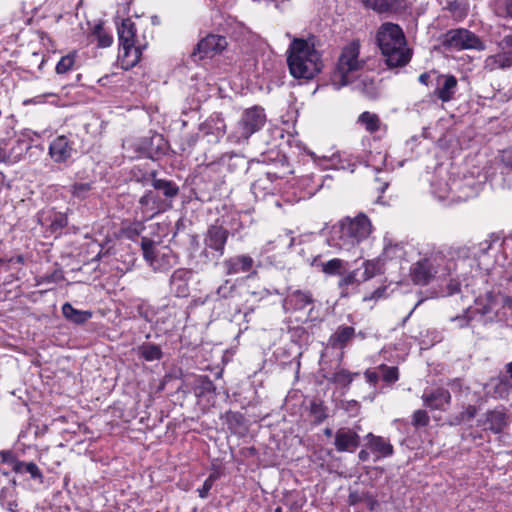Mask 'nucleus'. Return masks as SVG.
<instances>
[{
    "mask_svg": "<svg viewBox=\"0 0 512 512\" xmlns=\"http://www.w3.org/2000/svg\"><path fill=\"white\" fill-rule=\"evenodd\" d=\"M365 377H366L367 381L373 385H375L379 381V378H380V376L377 372L370 371V370H367L365 372Z\"/></svg>",
    "mask_w": 512,
    "mask_h": 512,
    "instance_id": "62",
    "label": "nucleus"
},
{
    "mask_svg": "<svg viewBox=\"0 0 512 512\" xmlns=\"http://www.w3.org/2000/svg\"><path fill=\"white\" fill-rule=\"evenodd\" d=\"M141 248L143 251L144 258L150 262V265L154 269L163 268V266L159 263V253L154 250L153 242L148 238L143 237L141 241Z\"/></svg>",
    "mask_w": 512,
    "mask_h": 512,
    "instance_id": "34",
    "label": "nucleus"
},
{
    "mask_svg": "<svg viewBox=\"0 0 512 512\" xmlns=\"http://www.w3.org/2000/svg\"><path fill=\"white\" fill-rule=\"evenodd\" d=\"M94 181L90 180V181H76L74 184H73V192H82V191H88V190H93L95 189L94 187Z\"/></svg>",
    "mask_w": 512,
    "mask_h": 512,
    "instance_id": "58",
    "label": "nucleus"
},
{
    "mask_svg": "<svg viewBox=\"0 0 512 512\" xmlns=\"http://www.w3.org/2000/svg\"><path fill=\"white\" fill-rule=\"evenodd\" d=\"M313 302L314 299L311 292L295 290L285 298L284 307L287 310H303Z\"/></svg>",
    "mask_w": 512,
    "mask_h": 512,
    "instance_id": "22",
    "label": "nucleus"
},
{
    "mask_svg": "<svg viewBox=\"0 0 512 512\" xmlns=\"http://www.w3.org/2000/svg\"><path fill=\"white\" fill-rule=\"evenodd\" d=\"M258 163H267L274 166L272 171H266L265 179H258L254 183H252V189H262L267 190L268 187L264 185V182L271 181L270 177L274 176L276 178H283L289 174L293 173V170L290 167L288 159L284 153H282L278 148H272L265 152H262L259 158L256 159Z\"/></svg>",
    "mask_w": 512,
    "mask_h": 512,
    "instance_id": "5",
    "label": "nucleus"
},
{
    "mask_svg": "<svg viewBox=\"0 0 512 512\" xmlns=\"http://www.w3.org/2000/svg\"><path fill=\"white\" fill-rule=\"evenodd\" d=\"M363 6L379 14L396 12L405 6V0H360Z\"/></svg>",
    "mask_w": 512,
    "mask_h": 512,
    "instance_id": "23",
    "label": "nucleus"
},
{
    "mask_svg": "<svg viewBox=\"0 0 512 512\" xmlns=\"http://www.w3.org/2000/svg\"><path fill=\"white\" fill-rule=\"evenodd\" d=\"M360 53V45L356 41H352L346 45L339 56L337 62V72L340 76V84L346 86L350 83L349 73L358 71L363 68L364 62L358 59Z\"/></svg>",
    "mask_w": 512,
    "mask_h": 512,
    "instance_id": "8",
    "label": "nucleus"
},
{
    "mask_svg": "<svg viewBox=\"0 0 512 512\" xmlns=\"http://www.w3.org/2000/svg\"><path fill=\"white\" fill-rule=\"evenodd\" d=\"M146 47L143 45H134L127 49H121L122 54L119 55L121 60V67L124 70H129L137 65L142 56V50Z\"/></svg>",
    "mask_w": 512,
    "mask_h": 512,
    "instance_id": "29",
    "label": "nucleus"
},
{
    "mask_svg": "<svg viewBox=\"0 0 512 512\" xmlns=\"http://www.w3.org/2000/svg\"><path fill=\"white\" fill-rule=\"evenodd\" d=\"M216 479H217L216 474L209 475V477L204 481L202 487L198 489L200 498L205 499L208 497L209 491L211 490Z\"/></svg>",
    "mask_w": 512,
    "mask_h": 512,
    "instance_id": "55",
    "label": "nucleus"
},
{
    "mask_svg": "<svg viewBox=\"0 0 512 512\" xmlns=\"http://www.w3.org/2000/svg\"><path fill=\"white\" fill-rule=\"evenodd\" d=\"M333 182V178L329 175L325 176L323 179H322V182L321 184L318 186L317 190L319 189H323V188H327V189H330L331 186H330V183Z\"/></svg>",
    "mask_w": 512,
    "mask_h": 512,
    "instance_id": "64",
    "label": "nucleus"
},
{
    "mask_svg": "<svg viewBox=\"0 0 512 512\" xmlns=\"http://www.w3.org/2000/svg\"><path fill=\"white\" fill-rule=\"evenodd\" d=\"M361 282L362 281H360V278H357V270H355L348 273L345 277H343L339 282V286H349L353 284H359Z\"/></svg>",
    "mask_w": 512,
    "mask_h": 512,
    "instance_id": "57",
    "label": "nucleus"
},
{
    "mask_svg": "<svg viewBox=\"0 0 512 512\" xmlns=\"http://www.w3.org/2000/svg\"><path fill=\"white\" fill-rule=\"evenodd\" d=\"M501 163L508 169H512V145L499 152Z\"/></svg>",
    "mask_w": 512,
    "mask_h": 512,
    "instance_id": "56",
    "label": "nucleus"
},
{
    "mask_svg": "<svg viewBox=\"0 0 512 512\" xmlns=\"http://www.w3.org/2000/svg\"><path fill=\"white\" fill-rule=\"evenodd\" d=\"M364 271L360 278V281H367L377 275L380 271V266L378 261L375 260H367L363 263Z\"/></svg>",
    "mask_w": 512,
    "mask_h": 512,
    "instance_id": "48",
    "label": "nucleus"
},
{
    "mask_svg": "<svg viewBox=\"0 0 512 512\" xmlns=\"http://www.w3.org/2000/svg\"><path fill=\"white\" fill-rule=\"evenodd\" d=\"M142 182L143 186L147 188L146 192H151L149 188L163 192H179V186L176 183L171 180L157 178L156 173L145 175Z\"/></svg>",
    "mask_w": 512,
    "mask_h": 512,
    "instance_id": "27",
    "label": "nucleus"
},
{
    "mask_svg": "<svg viewBox=\"0 0 512 512\" xmlns=\"http://www.w3.org/2000/svg\"><path fill=\"white\" fill-rule=\"evenodd\" d=\"M191 272L185 268L175 270L170 277V289L177 297H186L189 294V279Z\"/></svg>",
    "mask_w": 512,
    "mask_h": 512,
    "instance_id": "18",
    "label": "nucleus"
},
{
    "mask_svg": "<svg viewBox=\"0 0 512 512\" xmlns=\"http://www.w3.org/2000/svg\"><path fill=\"white\" fill-rule=\"evenodd\" d=\"M496 14L502 18H512V0H497Z\"/></svg>",
    "mask_w": 512,
    "mask_h": 512,
    "instance_id": "50",
    "label": "nucleus"
},
{
    "mask_svg": "<svg viewBox=\"0 0 512 512\" xmlns=\"http://www.w3.org/2000/svg\"><path fill=\"white\" fill-rule=\"evenodd\" d=\"M13 470L17 473H28L32 479L43 482V474L34 462H15Z\"/></svg>",
    "mask_w": 512,
    "mask_h": 512,
    "instance_id": "36",
    "label": "nucleus"
},
{
    "mask_svg": "<svg viewBox=\"0 0 512 512\" xmlns=\"http://www.w3.org/2000/svg\"><path fill=\"white\" fill-rule=\"evenodd\" d=\"M227 45L228 42L225 36L208 34L196 44L190 58L193 62L198 63L205 58H212L214 55L221 53Z\"/></svg>",
    "mask_w": 512,
    "mask_h": 512,
    "instance_id": "10",
    "label": "nucleus"
},
{
    "mask_svg": "<svg viewBox=\"0 0 512 512\" xmlns=\"http://www.w3.org/2000/svg\"><path fill=\"white\" fill-rule=\"evenodd\" d=\"M354 375L355 374L350 373L348 370L341 369L333 373L328 380L335 384L348 386L353 381Z\"/></svg>",
    "mask_w": 512,
    "mask_h": 512,
    "instance_id": "49",
    "label": "nucleus"
},
{
    "mask_svg": "<svg viewBox=\"0 0 512 512\" xmlns=\"http://www.w3.org/2000/svg\"><path fill=\"white\" fill-rule=\"evenodd\" d=\"M72 151V143L65 135L56 137L49 145V155L56 163L66 162Z\"/></svg>",
    "mask_w": 512,
    "mask_h": 512,
    "instance_id": "15",
    "label": "nucleus"
},
{
    "mask_svg": "<svg viewBox=\"0 0 512 512\" xmlns=\"http://www.w3.org/2000/svg\"><path fill=\"white\" fill-rule=\"evenodd\" d=\"M197 385L195 393L197 396H203L205 394L214 393L216 387L210 378L206 375H201L197 378Z\"/></svg>",
    "mask_w": 512,
    "mask_h": 512,
    "instance_id": "42",
    "label": "nucleus"
},
{
    "mask_svg": "<svg viewBox=\"0 0 512 512\" xmlns=\"http://www.w3.org/2000/svg\"><path fill=\"white\" fill-rule=\"evenodd\" d=\"M117 32L121 49L142 45L136 36V25L130 18L123 19L120 24L117 23Z\"/></svg>",
    "mask_w": 512,
    "mask_h": 512,
    "instance_id": "14",
    "label": "nucleus"
},
{
    "mask_svg": "<svg viewBox=\"0 0 512 512\" xmlns=\"http://www.w3.org/2000/svg\"><path fill=\"white\" fill-rule=\"evenodd\" d=\"M445 9L451 12L455 17L461 18L466 16L465 5L460 0L449 1Z\"/></svg>",
    "mask_w": 512,
    "mask_h": 512,
    "instance_id": "52",
    "label": "nucleus"
},
{
    "mask_svg": "<svg viewBox=\"0 0 512 512\" xmlns=\"http://www.w3.org/2000/svg\"><path fill=\"white\" fill-rule=\"evenodd\" d=\"M226 275L250 272L254 266V259L249 255H236L227 258L222 263Z\"/></svg>",
    "mask_w": 512,
    "mask_h": 512,
    "instance_id": "16",
    "label": "nucleus"
},
{
    "mask_svg": "<svg viewBox=\"0 0 512 512\" xmlns=\"http://www.w3.org/2000/svg\"><path fill=\"white\" fill-rule=\"evenodd\" d=\"M363 6L379 14L396 12L405 6V0H360Z\"/></svg>",
    "mask_w": 512,
    "mask_h": 512,
    "instance_id": "24",
    "label": "nucleus"
},
{
    "mask_svg": "<svg viewBox=\"0 0 512 512\" xmlns=\"http://www.w3.org/2000/svg\"><path fill=\"white\" fill-rule=\"evenodd\" d=\"M230 430H237L244 424V416L239 412L228 411L223 416Z\"/></svg>",
    "mask_w": 512,
    "mask_h": 512,
    "instance_id": "46",
    "label": "nucleus"
},
{
    "mask_svg": "<svg viewBox=\"0 0 512 512\" xmlns=\"http://www.w3.org/2000/svg\"><path fill=\"white\" fill-rule=\"evenodd\" d=\"M156 196L157 194H144L139 200L141 206L145 208V212H150L151 216L162 210L160 205L156 203Z\"/></svg>",
    "mask_w": 512,
    "mask_h": 512,
    "instance_id": "43",
    "label": "nucleus"
},
{
    "mask_svg": "<svg viewBox=\"0 0 512 512\" xmlns=\"http://www.w3.org/2000/svg\"><path fill=\"white\" fill-rule=\"evenodd\" d=\"M68 220L66 216L58 215L55 217V219L52 221L51 226L54 230L64 228L67 226Z\"/></svg>",
    "mask_w": 512,
    "mask_h": 512,
    "instance_id": "60",
    "label": "nucleus"
},
{
    "mask_svg": "<svg viewBox=\"0 0 512 512\" xmlns=\"http://www.w3.org/2000/svg\"><path fill=\"white\" fill-rule=\"evenodd\" d=\"M310 416L313 418V424L319 425L328 418V407L320 399H314L309 406Z\"/></svg>",
    "mask_w": 512,
    "mask_h": 512,
    "instance_id": "33",
    "label": "nucleus"
},
{
    "mask_svg": "<svg viewBox=\"0 0 512 512\" xmlns=\"http://www.w3.org/2000/svg\"><path fill=\"white\" fill-rule=\"evenodd\" d=\"M378 370L381 373L382 379L388 384L395 383L399 379V371L395 366L381 364L378 366Z\"/></svg>",
    "mask_w": 512,
    "mask_h": 512,
    "instance_id": "44",
    "label": "nucleus"
},
{
    "mask_svg": "<svg viewBox=\"0 0 512 512\" xmlns=\"http://www.w3.org/2000/svg\"><path fill=\"white\" fill-rule=\"evenodd\" d=\"M91 36L95 38L100 48L110 47L113 43V36L104 29L103 23H97L93 27Z\"/></svg>",
    "mask_w": 512,
    "mask_h": 512,
    "instance_id": "37",
    "label": "nucleus"
},
{
    "mask_svg": "<svg viewBox=\"0 0 512 512\" xmlns=\"http://www.w3.org/2000/svg\"><path fill=\"white\" fill-rule=\"evenodd\" d=\"M418 80L421 84L426 85V86L433 84L432 80H431V74L429 72H424V73L420 74Z\"/></svg>",
    "mask_w": 512,
    "mask_h": 512,
    "instance_id": "63",
    "label": "nucleus"
},
{
    "mask_svg": "<svg viewBox=\"0 0 512 512\" xmlns=\"http://www.w3.org/2000/svg\"><path fill=\"white\" fill-rule=\"evenodd\" d=\"M358 123L365 126L369 133H375L380 129V119L377 114L365 111L358 117Z\"/></svg>",
    "mask_w": 512,
    "mask_h": 512,
    "instance_id": "40",
    "label": "nucleus"
},
{
    "mask_svg": "<svg viewBox=\"0 0 512 512\" xmlns=\"http://www.w3.org/2000/svg\"><path fill=\"white\" fill-rule=\"evenodd\" d=\"M376 42L389 68L404 67L410 62L412 51L406 46L404 32L398 24H382Z\"/></svg>",
    "mask_w": 512,
    "mask_h": 512,
    "instance_id": "1",
    "label": "nucleus"
},
{
    "mask_svg": "<svg viewBox=\"0 0 512 512\" xmlns=\"http://www.w3.org/2000/svg\"><path fill=\"white\" fill-rule=\"evenodd\" d=\"M202 130L205 131L207 135H214L216 141H218L226 132V124L222 114L216 113L211 115L203 124Z\"/></svg>",
    "mask_w": 512,
    "mask_h": 512,
    "instance_id": "28",
    "label": "nucleus"
},
{
    "mask_svg": "<svg viewBox=\"0 0 512 512\" xmlns=\"http://www.w3.org/2000/svg\"><path fill=\"white\" fill-rule=\"evenodd\" d=\"M229 232L226 228L220 225H211L204 238L206 248H209L217 253V258L224 254L225 245L228 239Z\"/></svg>",
    "mask_w": 512,
    "mask_h": 512,
    "instance_id": "12",
    "label": "nucleus"
},
{
    "mask_svg": "<svg viewBox=\"0 0 512 512\" xmlns=\"http://www.w3.org/2000/svg\"><path fill=\"white\" fill-rule=\"evenodd\" d=\"M339 226L340 239L348 246H354L367 239L373 229L371 221L364 213H359L354 218H344Z\"/></svg>",
    "mask_w": 512,
    "mask_h": 512,
    "instance_id": "4",
    "label": "nucleus"
},
{
    "mask_svg": "<svg viewBox=\"0 0 512 512\" xmlns=\"http://www.w3.org/2000/svg\"><path fill=\"white\" fill-rule=\"evenodd\" d=\"M75 53H69L58 61L55 67V71L58 75H62L70 71L75 64Z\"/></svg>",
    "mask_w": 512,
    "mask_h": 512,
    "instance_id": "45",
    "label": "nucleus"
},
{
    "mask_svg": "<svg viewBox=\"0 0 512 512\" xmlns=\"http://www.w3.org/2000/svg\"><path fill=\"white\" fill-rule=\"evenodd\" d=\"M507 414L502 409H494L486 413V424L495 434L501 433L507 425Z\"/></svg>",
    "mask_w": 512,
    "mask_h": 512,
    "instance_id": "30",
    "label": "nucleus"
},
{
    "mask_svg": "<svg viewBox=\"0 0 512 512\" xmlns=\"http://www.w3.org/2000/svg\"><path fill=\"white\" fill-rule=\"evenodd\" d=\"M502 43L506 48H510L511 50L497 54L495 56V63L498 64L499 68L507 69L512 67V35L505 36L502 40Z\"/></svg>",
    "mask_w": 512,
    "mask_h": 512,
    "instance_id": "38",
    "label": "nucleus"
},
{
    "mask_svg": "<svg viewBox=\"0 0 512 512\" xmlns=\"http://www.w3.org/2000/svg\"><path fill=\"white\" fill-rule=\"evenodd\" d=\"M265 122L266 115L263 108L258 106L249 108L242 113L240 120L229 135V139L235 143L247 141L252 134L264 126Z\"/></svg>",
    "mask_w": 512,
    "mask_h": 512,
    "instance_id": "3",
    "label": "nucleus"
},
{
    "mask_svg": "<svg viewBox=\"0 0 512 512\" xmlns=\"http://www.w3.org/2000/svg\"><path fill=\"white\" fill-rule=\"evenodd\" d=\"M422 400L427 408L432 410H444L445 405L451 401V394L445 388H437L430 393H424Z\"/></svg>",
    "mask_w": 512,
    "mask_h": 512,
    "instance_id": "19",
    "label": "nucleus"
},
{
    "mask_svg": "<svg viewBox=\"0 0 512 512\" xmlns=\"http://www.w3.org/2000/svg\"><path fill=\"white\" fill-rule=\"evenodd\" d=\"M159 263L163 266L159 270L167 269L177 263V256L172 251L159 253Z\"/></svg>",
    "mask_w": 512,
    "mask_h": 512,
    "instance_id": "54",
    "label": "nucleus"
},
{
    "mask_svg": "<svg viewBox=\"0 0 512 512\" xmlns=\"http://www.w3.org/2000/svg\"><path fill=\"white\" fill-rule=\"evenodd\" d=\"M355 329L352 326H339L330 336L328 343L333 349H344L355 337Z\"/></svg>",
    "mask_w": 512,
    "mask_h": 512,
    "instance_id": "26",
    "label": "nucleus"
},
{
    "mask_svg": "<svg viewBox=\"0 0 512 512\" xmlns=\"http://www.w3.org/2000/svg\"><path fill=\"white\" fill-rule=\"evenodd\" d=\"M137 158H147L153 161L159 160L169 151V143L163 135L154 133L148 137H142L130 144Z\"/></svg>",
    "mask_w": 512,
    "mask_h": 512,
    "instance_id": "6",
    "label": "nucleus"
},
{
    "mask_svg": "<svg viewBox=\"0 0 512 512\" xmlns=\"http://www.w3.org/2000/svg\"><path fill=\"white\" fill-rule=\"evenodd\" d=\"M63 316L75 324H83L92 317L90 311H83L75 309L70 303H65L62 306Z\"/></svg>",
    "mask_w": 512,
    "mask_h": 512,
    "instance_id": "31",
    "label": "nucleus"
},
{
    "mask_svg": "<svg viewBox=\"0 0 512 512\" xmlns=\"http://www.w3.org/2000/svg\"><path fill=\"white\" fill-rule=\"evenodd\" d=\"M32 136L39 135L36 132L27 131L21 134V137L18 138L10 150V155L14 158L15 161H19L22 158L24 153H27L29 150L35 148L43 151L44 148L42 145L33 146L31 142L33 141Z\"/></svg>",
    "mask_w": 512,
    "mask_h": 512,
    "instance_id": "21",
    "label": "nucleus"
},
{
    "mask_svg": "<svg viewBox=\"0 0 512 512\" xmlns=\"http://www.w3.org/2000/svg\"><path fill=\"white\" fill-rule=\"evenodd\" d=\"M137 353L140 358L148 362L160 360L163 357L161 347L150 342H146L138 346Z\"/></svg>",
    "mask_w": 512,
    "mask_h": 512,
    "instance_id": "32",
    "label": "nucleus"
},
{
    "mask_svg": "<svg viewBox=\"0 0 512 512\" xmlns=\"http://www.w3.org/2000/svg\"><path fill=\"white\" fill-rule=\"evenodd\" d=\"M287 64L290 74L297 79H312L322 69L320 53L302 38H294L290 43Z\"/></svg>",
    "mask_w": 512,
    "mask_h": 512,
    "instance_id": "2",
    "label": "nucleus"
},
{
    "mask_svg": "<svg viewBox=\"0 0 512 512\" xmlns=\"http://www.w3.org/2000/svg\"><path fill=\"white\" fill-rule=\"evenodd\" d=\"M430 418L425 410H416L412 415V425L414 427H425L429 424Z\"/></svg>",
    "mask_w": 512,
    "mask_h": 512,
    "instance_id": "53",
    "label": "nucleus"
},
{
    "mask_svg": "<svg viewBox=\"0 0 512 512\" xmlns=\"http://www.w3.org/2000/svg\"><path fill=\"white\" fill-rule=\"evenodd\" d=\"M344 261L338 258L331 259L322 263V271L328 275H340L342 273Z\"/></svg>",
    "mask_w": 512,
    "mask_h": 512,
    "instance_id": "47",
    "label": "nucleus"
},
{
    "mask_svg": "<svg viewBox=\"0 0 512 512\" xmlns=\"http://www.w3.org/2000/svg\"><path fill=\"white\" fill-rule=\"evenodd\" d=\"M457 83L453 75H437V88L434 90V95L442 102H449L456 92Z\"/></svg>",
    "mask_w": 512,
    "mask_h": 512,
    "instance_id": "17",
    "label": "nucleus"
},
{
    "mask_svg": "<svg viewBox=\"0 0 512 512\" xmlns=\"http://www.w3.org/2000/svg\"><path fill=\"white\" fill-rule=\"evenodd\" d=\"M438 272V260L435 256L424 257L410 268V278L415 285L425 286Z\"/></svg>",
    "mask_w": 512,
    "mask_h": 512,
    "instance_id": "11",
    "label": "nucleus"
},
{
    "mask_svg": "<svg viewBox=\"0 0 512 512\" xmlns=\"http://www.w3.org/2000/svg\"><path fill=\"white\" fill-rule=\"evenodd\" d=\"M334 446L338 452H354L360 446V436L353 429L340 428L335 433Z\"/></svg>",
    "mask_w": 512,
    "mask_h": 512,
    "instance_id": "13",
    "label": "nucleus"
},
{
    "mask_svg": "<svg viewBox=\"0 0 512 512\" xmlns=\"http://www.w3.org/2000/svg\"><path fill=\"white\" fill-rule=\"evenodd\" d=\"M0 457H1L2 462L13 464V466L15 465V462H18L16 460L13 452L9 451V450L1 451L0 452Z\"/></svg>",
    "mask_w": 512,
    "mask_h": 512,
    "instance_id": "61",
    "label": "nucleus"
},
{
    "mask_svg": "<svg viewBox=\"0 0 512 512\" xmlns=\"http://www.w3.org/2000/svg\"><path fill=\"white\" fill-rule=\"evenodd\" d=\"M367 446L368 448L377 453V459L381 457H389L394 453V449L392 444L381 436H376L373 433H368L366 435Z\"/></svg>",
    "mask_w": 512,
    "mask_h": 512,
    "instance_id": "25",
    "label": "nucleus"
},
{
    "mask_svg": "<svg viewBox=\"0 0 512 512\" xmlns=\"http://www.w3.org/2000/svg\"><path fill=\"white\" fill-rule=\"evenodd\" d=\"M442 45L447 49H485L484 42L472 31L465 28L450 29L443 35Z\"/></svg>",
    "mask_w": 512,
    "mask_h": 512,
    "instance_id": "7",
    "label": "nucleus"
},
{
    "mask_svg": "<svg viewBox=\"0 0 512 512\" xmlns=\"http://www.w3.org/2000/svg\"><path fill=\"white\" fill-rule=\"evenodd\" d=\"M381 80L368 75L362 76L355 84L354 89L369 100H377L381 95Z\"/></svg>",
    "mask_w": 512,
    "mask_h": 512,
    "instance_id": "20",
    "label": "nucleus"
},
{
    "mask_svg": "<svg viewBox=\"0 0 512 512\" xmlns=\"http://www.w3.org/2000/svg\"><path fill=\"white\" fill-rule=\"evenodd\" d=\"M11 483H14V480L11 478L10 474L0 470V492L3 493Z\"/></svg>",
    "mask_w": 512,
    "mask_h": 512,
    "instance_id": "59",
    "label": "nucleus"
},
{
    "mask_svg": "<svg viewBox=\"0 0 512 512\" xmlns=\"http://www.w3.org/2000/svg\"><path fill=\"white\" fill-rule=\"evenodd\" d=\"M505 370L508 376L499 378L498 383L495 385V392L500 397L507 395L512 388V361L506 364Z\"/></svg>",
    "mask_w": 512,
    "mask_h": 512,
    "instance_id": "39",
    "label": "nucleus"
},
{
    "mask_svg": "<svg viewBox=\"0 0 512 512\" xmlns=\"http://www.w3.org/2000/svg\"><path fill=\"white\" fill-rule=\"evenodd\" d=\"M477 414V408L473 405H468L462 412L454 418V424H461L465 421L472 420Z\"/></svg>",
    "mask_w": 512,
    "mask_h": 512,
    "instance_id": "51",
    "label": "nucleus"
},
{
    "mask_svg": "<svg viewBox=\"0 0 512 512\" xmlns=\"http://www.w3.org/2000/svg\"><path fill=\"white\" fill-rule=\"evenodd\" d=\"M217 300L235 299L240 296L237 285L230 280H225L216 290Z\"/></svg>",
    "mask_w": 512,
    "mask_h": 512,
    "instance_id": "35",
    "label": "nucleus"
},
{
    "mask_svg": "<svg viewBox=\"0 0 512 512\" xmlns=\"http://www.w3.org/2000/svg\"><path fill=\"white\" fill-rule=\"evenodd\" d=\"M225 184V175L222 170H216L213 165H209L199 174L193 176L190 192H197V190L202 192L222 190L226 189Z\"/></svg>",
    "mask_w": 512,
    "mask_h": 512,
    "instance_id": "9",
    "label": "nucleus"
},
{
    "mask_svg": "<svg viewBox=\"0 0 512 512\" xmlns=\"http://www.w3.org/2000/svg\"><path fill=\"white\" fill-rule=\"evenodd\" d=\"M144 230V224L140 221L133 223H124L121 228V235L127 239L134 240Z\"/></svg>",
    "mask_w": 512,
    "mask_h": 512,
    "instance_id": "41",
    "label": "nucleus"
}]
</instances>
